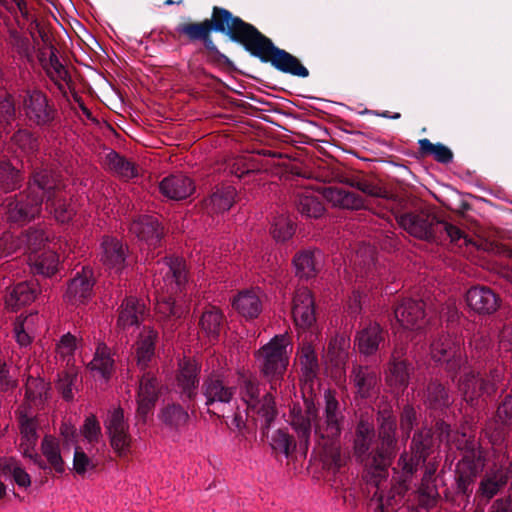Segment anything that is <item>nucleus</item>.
Instances as JSON below:
<instances>
[{
    "label": "nucleus",
    "instance_id": "45",
    "mask_svg": "<svg viewBox=\"0 0 512 512\" xmlns=\"http://www.w3.org/2000/svg\"><path fill=\"white\" fill-rule=\"evenodd\" d=\"M190 409L180 403H170L164 406L159 413V419L170 428L178 429L185 426L190 419Z\"/></svg>",
    "mask_w": 512,
    "mask_h": 512
},
{
    "label": "nucleus",
    "instance_id": "26",
    "mask_svg": "<svg viewBox=\"0 0 512 512\" xmlns=\"http://www.w3.org/2000/svg\"><path fill=\"white\" fill-rule=\"evenodd\" d=\"M161 194L171 200H183L188 198L195 190L193 180L187 175L171 174L159 183Z\"/></svg>",
    "mask_w": 512,
    "mask_h": 512
},
{
    "label": "nucleus",
    "instance_id": "27",
    "mask_svg": "<svg viewBox=\"0 0 512 512\" xmlns=\"http://www.w3.org/2000/svg\"><path fill=\"white\" fill-rule=\"evenodd\" d=\"M350 379L355 387V393L360 398H371L377 393L379 381L378 372L369 366L355 365Z\"/></svg>",
    "mask_w": 512,
    "mask_h": 512
},
{
    "label": "nucleus",
    "instance_id": "7",
    "mask_svg": "<svg viewBox=\"0 0 512 512\" xmlns=\"http://www.w3.org/2000/svg\"><path fill=\"white\" fill-rule=\"evenodd\" d=\"M433 445V431L430 428L424 427L414 433L410 450L401 453L397 465L393 468L397 494L404 495L409 490L413 476L426 462L433 450Z\"/></svg>",
    "mask_w": 512,
    "mask_h": 512
},
{
    "label": "nucleus",
    "instance_id": "6",
    "mask_svg": "<svg viewBox=\"0 0 512 512\" xmlns=\"http://www.w3.org/2000/svg\"><path fill=\"white\" fill-rule=\"evenodd\" d=\"M505 366L494 358L481 365L480 373L469 370L459 378L458 389L463 400L471 407L479 405L480 398H492L504 380Z\"/></svg>",
    "mask_w": 512,
    "mask_h": 512
},
{
    "label": "nucleus",
    "instance_id": "43",
    "mask_svg": "<svg viewBox=\"0 0 512 512\" xmlns=\"http://www.w3.org/2000/svg\"><path fill=\"white\" fill-rule=\"evenodd\" d=\"M233 308L243 317L253 319L262 311V302L259 296L251 290L240 292L233 300Z\"/></svg>",
    "mask_w": 512,
    "mask_h": 512
},
{
    "label": "nucleus",
    "instance_id": "42",
    "mask_svg": "<svg viewBox=\"0 0 512 512\" xmlns=\"http://www.w3.org/2000/svg\"><path fill=\"white\" fill-rule=\"evenodd\" d=\"M413 370L414 367L411 362H394L389 360L386 382L391 387L404 391L409 385Z\"/></svg>",
    "mask_w": 512,
    "mask_h": 512
},
{
    "label": "nucleus",
    "instance_id": "1",
    "mask_svg": "<svg viewBox=\"0 0 512 512\" xmlns=\"http://www.w3.org/2000/svg\"><path fill=\"white\" fill-rule=\"evenodd\" d=\"M175 31L189 42H202L208 59L217 65L232 67L233 62L218 49L212 39V32L226 35L232 42L241 45L252 57L258 58L262 63H269L284 74L299 78H307L310 74L296 56L276 46L257 27L224 7L213 6L210 18L200 22L179 23Z\"/></svg>",
    "mask_w": 512,
    "mask_h": 512
},
{
    "label": "nucleus",
    "instance_id": "2",
    "mask_svg": "<svg viewBox=\"0 0 512 512\" xmlns=\"http://www.w3.org/2000/svg\"><path fill=\"white\" fill-rule=\"evenodd\" d=\"M335 394L332 390L324 392L325 407L322 416L319 415L313 399L309 398L304 399V408L293 407L291 410V426L297 434L298 445L303 454L309 449L312 429L315 436L332 442L341 436L345 416Z\"/></svg>",
    "mask_w": 512,
    "mask_h": 512
},
{
    "label": "nucleus",
    "instance_id": "4",
    "mask_svg": "<svg viewBox=\"0 0 512 512\" xmlns=\"http://www.w3.org/2000/svg\"><path fill=\"white\" fill-rule=\"evenodd\" d=\"M65 188L62 176L56 169L50 165H40L32 169L26 190L43 197L45 211L57 222L65 224L76 214Z\"/></svg>",
    "mask_w": 512,
    "mask_h": 512
},
{
    "label": "nucleus",
    "instance_id": "48",
    "mask_svg": "<svg viewBox=\"0 0 512 512\" xmlns=\"http://www.w3.org/2000/svg\"><path fill=\"white\" fill-rule=\"evenodd\" d=\"M46 241L47 236L45 235L44 230L31 227L22 232L18 237L17 248L22 250L23 253L29 252L31 254H36L44 247Z\"/></svg>",
    "mask_w": 512,
    "mask_h": 512
},
{
    "label": "nucleus",
    "instance_id": "31",
    "mask_svg": "<svg viewBox=\"0 0 512 512\" xmlns=\"http://www.w3.org/2000/svg\"><path fill=\"white\" fill-rule=\"evenodd\" d=\"M127 247L117 238L106 236L101 243V261L117 273L125 267Z\"/></svg>",
    "mask_w": 512,
    "mask_h": 512
},
{
    "label": "nucleus",
    "instance_id": "35",
    "mask_svg": "<svg viewBox=\"0 0 512 512\" xmlns=\"http://www.w3.org/2000/svg\"><path fill=\"white\" fill-rule=\"evenodd\" d=\"M506 478L498 469L487 472L480 480L475 499L480 503H487L498 495L506 486Z\"/></svg>",
    "mask_w": 512,
    "mask_h": 512
},
{
    "label": "nucleus",
    "instance_id": "55",
    "mask_svg": "<svg viewBox=\"0 0 512 512\" xmlns=\"http://www.w3.org/2000/svg\"><path fill=\"white\" fill-rule=\"evenodd\" d=\"M7 41L21 57L28 61L32 60L33 46L28 37L21 34L16 28H9Z\"/></svg>",
    "mask_w": 512,
    "mask_h": 512
},
{
    "label": "nucleus",
    "instance_id": "22",
    "mask_svg": "<svg viewBox=\"0 0 512 512\" xmlns=\"http://www.w3.org/2000/svg\"><path fill=\"white\" fill-rule=\"evenodd\" d=\"M501 301L499 294L483 285L473 286L466 293L468 307L481 316L494 314L499 309Z\"/></svg>",
    "mask_w": 512,
    "mask_h": 512
},
{
    "label": "nucleus",
    "instance_id": "63",
    "mask_svg": "<svg viewBox=\"0 0 512 512\" xmlns=\"http://www.w3.org/2000/svg\"><path fill=\"white\" fill-rule=\"evenodd\" d=\"M137 409L136 418L138 422L145 424L148 416L153 412L157 402L136 398Z\"/></svg>",
    "mask_w": 512,
    "mask_h": 512
},
{
    "label": "nucleus",
    "instance_id": "54",
    "mask_svg": "<svg viewBox=\"0 0 512 512\" xmlns=\"http://www.w3.org/2000/svg\"><path fill=\"white\" fill-rule=\"evenodd\" d=\"M17 119L14 97L7 93L0 97V128L8 134L13 129V122Z\"/></svg>",
    "mask_w": 512,
    "mask_h": 512
},
{
    "label": "nucleus",
    "instance_id": "28",
    "mask_svg": "<svg viewBox=\"0 0 512 512\" xmlns=\"http://www.w3.org/2000/svg\"><path fill=\"white\" fill-rule=\"evenodd\" d=\"M155 311L157 321L168 333H173L177 329L185 312L184 308L177 305L171 296H162L158 299Z\"/></svg>",
    "mask_w": 512,
    "mask_h": 512
},
{
    "label": "nucleus",
    "instance_id": "10",
    "mask_svg": "<svg viewBox=\"0 0 512 512\" xmlns=\"http://www.w3.org/2000/svg\"><path fill=\"white\" fill-rule=\"evenodd\" d=\"M430 355L435 362L444 364L445 371L454 381L458 373L468 365V358L462 347L463 341L443 331L430 329Z\"/></svg>",
    "mask_w": 512,
    "mask_h": 512
},
{
    "label": "nucleus",
    "instance_id": "57",
    "mask_svg": "<svg viewBox=\"0 0 512 512\" xmlns=\"http://www.w3.org/2000/svg\"><path fill=\"white\" fill-rule=\"evenodd\" d=\"M294 233V224L284 217L278 218L271 227V235L277 242L289 240Z\"/></svg>",
    "mask_w": 512,
    "mask_h": 512
},
{
    "label": "nucleus",
    "instance_id": "14",
    "mask_svg": "<svg viewBox=\"0 0 512 512\" xmlns=\"http://www.w3.org/2000/svg\"><path fill=\"white\" fill-rule=\"evenodd\" d=\"M201 366L193 359L179 362L176 374V386L182 403L194 414L197 408L196 399L199 395Z\"/></svg>",
    "mask_w": 512,
    "mask_h": 512
},
{
    "label": "nucleus",
    "instance_id": "41",
    "mask_svg": "<svg viewBox=\"0 0 512 512\" xmlns=\"http://www.w3.org/2000/svg\"><path fill=\"white\" fill-rule=\"evenodd\" d=\"M294 205L307 218H319L325 211L322 197L310 191L298 193L294 198Z\"/></svg>",
    "mask_w": 512,
    "mask_h": 512
},
{
    "label": "nucleus",
    "instance_id": "29",
    "mask_svg": "<svg viewBox=\"0 0 512 512\" xmlns=\"http://www.w3.org/2000/svg\"><path fill=\"white\" fill-rule=\"evenodd\" d=\"M40 291L41 284L37 279L19 282L8 291L5 298L6 306L16 311L22 306L32 303Z\"/></svg>",
    "mask_w": 512,
    "mask_h": 512
},
{
    "label": "nucleus",
    "instance_id": "9",
    "mask_svg": "<svg viewBox=\"0 0 512 512\" xmlns=\"http://www.w3.org/2000/svg\"><path fill=\"white\" fill-rule=\"evenodd\" d=\"M288 338L276 335L255 354L260 375L275 393L282 385L289 364Z\"/></svg>",
    "mask_w": 512,
    "mask_h": 512
},
{
    "label": "nucleus",
    "instance_id": "46",
    "mask_svg": "<svg viewBox=\"0 0 512 512\" xmlns=\"http://www.w3.org/2000/svg\"><path fill=\"white\" fill-rule=\"evenodd\" d=\"M141 371L142 374L139 376L136 398L157 402L161 392L160 381L151 370Z\"/></svg>",
    "mask_w": 512,
    "mask_h": 512
},
{
    "label": "nucleus",
    "instance_id": "53",
    "mask_svg": "<svg viewBox=\"0 0 512 512\" xmlns=\"http://www.w3.org/2000/svg\"><path fill=\"white\" fill-rule=\"evenodd\" d=\"M41 450L55 472L63 473L65 470L64 461L60 453L58 442L50 436H45L41 443Z\"/></svg>",
    "mask_w": 512,
    "mask_h": 512
},
{
    "label": "nucleus",
    "instance_id": "19",
    "mask_svg": "<svg viewBox=\"0 0 512 512\" xmlns=\"http://www.w3.org/2000/svg\"><path fill=\"white\" fill-rule=\"evenodd\" d=\"M394 317L402 328L419 331L426 323L425 303L420 299L403 298L394 307Z\"/></svg>",
    "mask_w": 512,
    "mask_h": 512
},
{
    "label": "nucleus",
    "instance_id": "39",
    "mask_svg": "<svg viewBox=\"0 0 512 512\" xmlns=\"http://www.w3.org/2000/svg\"><path fill=\"white\" fill-rule=\"evenodd\" d=\"M24 176L20 169L16 168L7 155L0 154V192L10 193L18 190L23 183Z\"/></svg>",
    "mask_w": 512,
    "mask_h": 512
},
{
    "label": "nucleus",
    "instance_id": "61",
    "mask_svg": "<svg viewBox=\"0 0 512 512\" xmlns=\"http://www.w3.org/2000/svg\"><path fill=\"white\" fill-rule=\"evenodd\" d=\"M82 433L84 437L90 442H97L101 434V427L94 415L88 416L83 424Z\"/></svg>",
    "mask_w": 512,
    "mask_h": 512
},
{
    "label": "nucleus",
    "instance_id": "62",
    "mask_svg": "<svg viewBox=\"0 0 512 512\" xmlns=\"http://www.w3.org/2000/svg\"><path fill=\"white\" fill-rule=\"evenodd\" d=\"M92 467L93 464L91 463L90 458L80 447H76L73 458V468L75 472L79 475H83L89 468Z\"/></svg>",
    "mask_w": 512,
    "mask_h": 512
},
{
    "label": "nucleus",
    "instance_id": "34",
    "mask_svg": "<svg viewBox=\"0 0 512 512\" xmlns=\"http://www.w3.org/2000/svg\"><path fill=\"white\" fill-rule=\"evenodd\" d=\"M39 60L46 71L48 77L55 83L57 88L65 93V85L71 81V77L67 68L60 62L57 56L56 48L51 45L50 46V55L48 59H45V55L43 52L39 54Z\"/></svg>",
    "mask_w": 512,
    "mask_h": 512
},
{
    "label": "nucleus",
    "instance_id": "40",
    "mask_svg": "<svg viewBox=\"0 0 512 512\" xmlns=\"http://www.w3.org/2000/svg\"><path fill=\"white\" fill-rule=\"evenodd\" d=\"M324 196L335 206L345 209H361L365 207V200L359 194L341 187H328L325 189Z\"/></svg>",
    "mask_w": 512,
    "mask_h": 512
},
{
    "label": "nucleus",
    "instance_id": "37",
    "mask_svg": "<svg viewBox=\"0 0 512 512\" xmlns=\"http://www.w3.org/2000/svg\"><path fill=\"white\" fill-rule=\"evenodd\" d=\"M491 339L482 333H476L470 340V357L473 365L470 370L480 373L481 365L495 358Z\"/></svg>",
    "mask_w": 512,
    "mask_h": 512
},
{
    "label": "nucleus",
    "instance_id": "15",
    "mask_svg": "<svg viewBox=\"0 0 512 512\" xmlns=\"http://www.w3.org/2000/svg\"><path fill=\"white\" fill-rule=\"evenodd\" d=\"M22 106L28 121L39 127H50L56 119L57 110L47 95L40 90H27Z\"/></svg>",
    "mask_w": 512,
    "mask_h": 512
},
{
    "label": "nucleus",
    "instance_id": "52",
    "mask_svg": "<svg viewBox=\"0 0 512 512\" xmlns=\"http://www.w3.org/2000/svg\"><path fill=\"white\" fill-rule=\"evenodd\" d=\"M58 266L59 256L52 251H46L35 258L31 267L34 275L52 278L58 272Z\"/></svg>",
    "mask_w": 512,
    "mask_h": 512
},
{
    "label": "nucleus",
    "instance_id": "36",
    "mask_svg": "<svg viewBox=\"0 0 512 512\" xmlns=\"http://www.w3.org/2000/svg\"><path fill=\"white\" fill-rule=\"evenodd\" d=\"M163 264L167 271L163 277L166 285H169V293L181 291L187 282V270L185 261L180 257H164Z\"/></svg>",
    "mask_w": 512,
    "mask_h": 512
},
{
    "label": "nucleus",
    "instance_id": "64",
    "mask_svg": "<svg viewBox=\"0 0 512 512\" xmlns=\"http://www.w3.org/2000/svg\"><path fill=\"white\" fill-rule=\"evenodd\" d=\"M487 512H512V495H506L494 500Z\"/></svg>",
    "mask_w": 512,
    "mask_h": 512
},
{
    "label": "nucleus",
    "instance_id": "16",
    "mask_svg": "<svg viewBox=\"0 0 512 512\" xmlns=\"http://www.w3.org/2000/svg\"><path fill=\"white\" fill-rule=\"evenodd\" d=\"M512 427V392L500 397L492 422L487 427V436L494 449L502 447Z\"/></svg>",
    "mask_w": 512,
    "mask_h": 512
},
{
    "label": "nucleus",
    "instance_id": "44",
    "mask_svg": "<svg viewBox=\"0 0 512 512\" xmlns=\"http://www.w3.org/2000/svg\"><path fill=\"white\" fill-rule=\"evenodd\" d=\"M339 181L352 188H356L368 196L384 197L386 193L382 187L378 186L374 182L370 181L366 176L357 172L341 174L339 176Z\"/></svg>",
    "mask_w": 512,
    "mask_h": 512
},
{
    "label": "nucleus",
    "instance_id": "5",
    "mask_svg": "<svg viewBox=\"0 0 512 512\" xmlns=\"http://www.w3.org/2000/svg\"><path fill=\"white\" fill-rule=\"evenodd\" d=\"M396 219L403 230L419 240L427 242L450 240L452 243H458L459 240L465 239V234L459 227L427 207L401 213Z\"/></svg>",
    "mask_w": 512,
    "mask_h": 512
},
{
    "label": "nucleus",
    "instance_id": "33",
    "mask_svg": "<svg viewBox=\"0 0 512 512\" xmlns=\"http://www.w3.org/2000/svg\"><path fill=\"white\" fill-rule=\"evenodd\" d=\"M236 194L233 186L216 187L211 195L203 200V207L209 215L224 213L233 206Z\"/></svg>",
    "mask_w": 512,
    "mask_h": 512
},
{
    "label": "nucleus",
    "instance_id": "38",
    "mask_svg": "<svg viewBox=\"0 0 512 512\" xmlns=\"http://www.w3.org/2000/svg\"><path fill=\"white\" fill-rule=\"evenodd\" d=\"M199 327L210 341H217L225 327V317L222 311L215 306H208L200 317Z\"/></svg>",
    "mask_w": 512,
    "mask_h": 512
},
{
    "label": "nucleus",
    "instance_id": "47",
    "mask_svg": "<svg viewBox=\"0 0 512 512\" xmlns=\"http://www.w3.org/2000/svg\"><path fill=\"white\" fill-rule=\"evenodd\" d=\"M299 362L306 381H313L319 372L317 354L309 342H303L298 350Z\"/></svg>",
    "mask_w": 512,
    "mask_h": 512
},
{
    "label": "nucleus",
    "instance_id": "23",
    "mask_svg": "<svg viewBox=\"0 0 512 512\" xmlns=\"http://www.w3.org/2000/svg\"><path fill=\"white\" fill-rule=\"evenodd\" d=\"M131 234L150 247H158L164 237V227L152 215H140L129 226Z\"/></svg>",
    "mask_w": 512,
    "mask_h": 512
},
{
    "label": "nucleus",
    "instance_id": "59",
    "mask_svg": "<svg viewBox=\"0 0 512 512\" xmlns=\"http://www.w3.org/2000/svg\"><path fill=\"white\" fill-rule=\"evenodd\" d=\"M417 424V413L413 406L405 405L400 415V429L406 438Z\"/></svg>",
    "mask_w": 512,
    "mask_h": 512
},
{
    "label": "nucleus",
    "instance_id": "58",
    "mask_svg": "<svg viewBox=\"0 0 512 512\" xmlns=\"http://www.w3.org/2000/svg\"><path fill=\"white\" fill-rule=\"evenodd\" d=\"M11 141L25 152L34 151L37 147V141L33 137L32 133L26 129H19L15 132Z\"/></svg>",
    "mask_w": 512,
    "mask_h": 512
},
{
    "label": "nucleus",
    "instance_id": "25",
    "mask_svg": "<svg viewBox=\"0 0 512 512\" xmlns=\"http://www.w3.org/2000/svg\"><path fill=\"white\" fill-rule=\"evenodd\" d=\"M158 332L151 327H144L136 341L135 359L140 370H149L155 360V348Z\"/></svg>",
    "mask_w": 512,
    "mask_h": 512
},
{
    "label": "nucleus",
    "instance_id": "11",
    "mask_svg": "<svg viewBox=\"0 0 512 512\" xmlns=\"http://www.w3.org/2000/svg\"><path fill=\"white\" fill-rule=\"evenodd\" d=\"M236 386L231 384L228 371L223 367L205 370L200 392L205 397L208 413L221 417L215 410L230 405L236 394Z\"/></svg>",
    "mask_w": 512,
    "mask_h": 512
},
{
    "label": "nucleus",
    "instance_id": "32",
    "mask_svg": "<svg viewBox=\"0 0 512 512\" xmlns=\"http://www.w3.org/2000/svg\"><path fill=\"white\" fill-rule=\"evenodd\" d=\"M322 260L323 254L319 249L299 251L293 258L296 275L303 279L315 277L322 267Z\"/></svg>",
    "mask_w": 512,
    "mask_h": 512
},
{
    "label": "nucleus",
    "instance_id": "24",
    "mask_svg": "<svg viewBox=\"0 0 512 512\" xmlns=\"http://www.w3.org/2000/svg\"><path fill=\"white\" fill-rule=\"evenodd\" d=\"M145 305L137 298L126 297L118 308L116 329L118 333L126 331L134 326H139L144 319Z\"/></svg>",
    "mask_w": 512,
    "mask_h": 512
},
{
    "label": "nucleus",
    "instance_id": "21",
    "mask_svg": "<svg viewBox=\"0 0 512 512\" xmlns=\"http://www.w3.org/2000/svg\"><path fill=\"white\" fill-rule=\"evenodd\" d=\"M94 285L95 279L92 268L83 266L69 281L64 294L65 301L72 305L86 303L92 297Z\"/></svg>",
    "mask_w": 512,
    "mask_h": 512
},
{
    "label": "nucleus",
    "instance_id": "12",
    "mask_svg": "<svg viewBox=\"0 0 512 512\" xmlns=\"http://www.w3.org/2000/svg\"><path fill=\"white\" fill-rule=\"evenodd\" d=\"M377 421L379 424L380 446L377 447L373 455V464L379 472H386L387 467L396 455L397 438L395 433L397 424L391 409L388 407L378 411Z\"/></svg>",
    "mask_w": 512,
    "mask_h": 512
},
{
    "label": "nucleus",
    "instance_id": "30",
    "mask_svg": "<svg viewBox=\"0 0 512 512\" xmlns=\"http://www.w3.org/2000/svg\"><path fill=\"white\" fill-rule=\"evenodd\" d=\"M292 315L296 325L308 328L316 321L314 299L307 289L299 290L293 299Z\"/></svg>",
    "mask_w": 512,
    "mask_h": 512
},
{
    "label": "nucleus",
    "instance_id": "13",
    "mask_svg": "<svg viewBox=\"0 0 512 512\" xmlns=\"http://www.w3.org/2000/svg\"><path fill=\"white\" fill-rule=\"evenodd\" d=\"M43 205V197L25 189L4 200L5 219L11 224L25 225L41 215Z\"/></svg>",
    "mask_w": 512,
    "mask_h": 512
},
{
    "label": "nucleus",
    "instance_id": "50",
    "mask_svg": "<svg viewBox=\"0 0 512 512\" xmlns=\"http://www.w3.org/2000/svg\"><path fill=\"white\" fill-rule=\"evenodd\" d=\"M419 154L421 157L432 156L433 159L441 164H449L453 160V152L446 145L438 142L432 143L427 138L418 140Z\"/></svg>",
    "mask_w": 512,
    "mask_h": 512
},
{
    "label": "nucleus",
    "instance_id": "51",
    "mask_svg": "<svg viewBox=\"0 0 512 512\" xmlns=\"http://www.w3.org/2000/svg\"><path fill=\"white\" fill-rule=\"evenodd\" d=\"M88 367L99 372L104 379H109L114 369V359L111 356L110 348L103 343L99 344Z\"/></svg>",
    "mask_w": 512,
    "mask_h": 512
},
{
    "label": "nucleus",
    "instance_id": "3",
    "mask_svg": "<svg viewBox=\"0 0 512 512\" xmlns=\"http://www.w3.org/2000/svg\"><path fill=\"white\" fill-rule=\"evenodd\" d=\"M435 433L441 442L455 445L460 451L455 469L456 494L467 504L473 493L477 476L483 471L486 459L478 441L465 432L453 431L443 419L435 422Z\"/></svg>",
    "mask_w": 512,
    "mask_h": 512
},
{
    "label": "nucleus",
    "instance_id": "17",
    "mask_svg": "<svg viewBox=\"0 0 512 512\" xmlns=\"http://www.w3.org/2000/svg\"><path fill=\"white\" fill-rule=\"evenodd\" d=\"M105 428L114 452L119 457H127L131 451L132 437L122 408L114 409L109 413Z\"/></svg>",
    "mask_w": 512,
    "mask_h": 512
},
{
    "label": "nucleus",
    "instance_id": "56",
    "mask_svg": "<svg viewBox=\"0 0 512 512\" xmlns=\"http://www.w3.org/2000/svg\"><path fill=\"white\" fill-rule=\"evenodd\" d=\"M270 445L274 451L281 452L289 457L295 451L297 443L288 432L279 429L273 433Z\"/></svg>",
    "mask_w": 512,
    "mask_h": 512
},
{
    "label": "nucleus",
    "instance_id": "18",
    "mask_svg": "<svg viewBox=\"0 0 512 512\" xmlns=\"http://www.w3.org/2000/svg\"><path fill=\"white\" fill-rule=\"evenodd\" d=\"M388 332L377 322H369L357 331L354 346L365 357L375 356L387 344Z\"/></svg>",
    "mask_w": 512,
    "mask_h": 512
},
{
    "label": "nucleus",
    "instance_id": "49",
    "mask_svg": "<svg viewBox=\"0 0 512 512\" xmlns=\"http://www.w3.org/2000/svg\"><path fill=\"white\" fill-rule=\"evenodd\" d=\"M108 169L126 180L138 176L137 166L115 151H110L105 157Z\"/></svg>",
    "mask_w": 512,
    "mask_h": 512
},
{
    "label": "nucleus",
    "instance_id": "60",
    "mask_svg": "<svg viewBox=\"0 0 512 512\" xmlns=\"http://www.w3.org/2000/svg\"><path fill=\"white\" fill-rule=\"evenodd\" d=\"M76 380L77 375L73 372H64L58 380L57 389L66 401H71L74 398L72 389Z\"/></svg>",
    "mask_w": 512,
    "mask_h": 512
},
{
    "label": "nucleus",
    "instance_id": "20",
    "mask_svg": "<svg viewBox=\"0 0 512 512\" xmlns=\"http://www.w3.org/2000/svg\"><path fill=\"white\" fill-rule=\"evenodd\" d=\"M454 399L446 387L438 379H430L423 390V404L431 416L445 415Z\"/></svg>",
    "mask_w": 512,
    "mask_h": 512
},
{
    "label": "nucleus",
    "instance_id": "8",
    "mask_svg": "<svg viewBox=\"0 0 512 512\" xmlns=\"http://www.w3.org/2000/svg\"><path fill=\"white\" fill-rule=\"evenodd\" d=\"M260 384L252 375L240 376L239 388L242 400L246 403V416L251 417L254 424L260 428L263 437L268 436L271 424L277 416L274 391H269L260 398Z\"/></svg>",
    "mask_w": 512,
    "mask_h": 512
}]
</instances>
